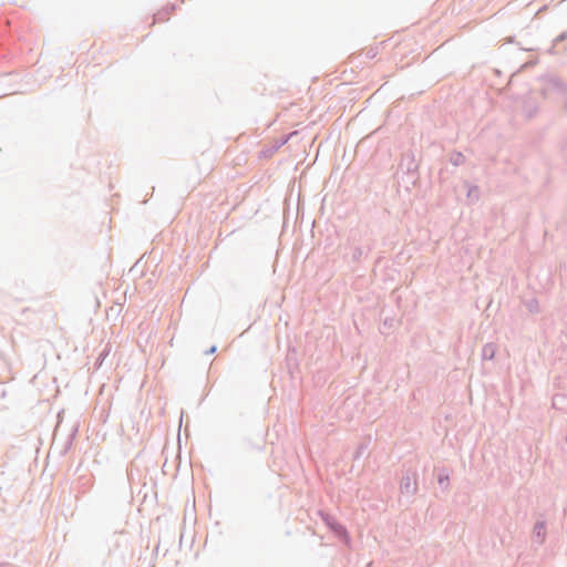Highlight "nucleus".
<instances>
[{
	"instance_id": "1",
	"label": "nucleus",
	"mask_w": 567,
	"mask_h": 567,
	"mask_svg": "<svg viewBox=\"0 0 567 567\" xmlns=\"http://www.w3.org/2000/svg\"><path fill=\"white\" fill-rule=\"evenodd\" d=\"M399 171L405 175V177H403V182L405 184H410L412 186L416 185L419 181V163L416 162L413 151L409 150L402 154Z\"/></svg>"
},
{
	"instance_id": "2",
	"label": "nucleus",
	"mask_w": 567,
	"mask_h": 567,
	"mask_svg": "<svg viewBox=\"0 0 567 567\" xmlns=\"http://www.w3.org/2000/svg\"><path fill=\"white\" fill-rule=\"evenodd\" d=\"M400 489L402 494H406L409 496H413L417 492V483H416V473L412 471H406L400 483Z\"/></svg>"
},
{
	"instance_id": "3",
	"label": "nucleus",
	"mask_w": 567,
	"mask_h": 567,
	"mask_svg": "<svg viewBox=\"0 0 567 567\" xmlns=\"http://www.w3.org/2000/svg\"><path fill=\"white\" fill-rule=\"evenodd\" d=\"M551 93L565 95L567 93V84L564 83L559 78H549L546 82V86L543 90V94L546 96L547 94Z\"/></svg>"
},
{
	"instance_id": "4",
	"label": "nucleus",
	"mask_w": 567,
	"mask_h": 567,
	"mask_svg": "<svg viewBox=\"0 0 567 567\" xmlns=\"http://www.w3.org/2000/svg\"><path fill=\"white\" fill-rule=\"evenodd\" d=\"M533 542L543 545L546 539V522L537 520L533 529Z\"/></svg>"
},
{
	"instance_id": "5",
	"label": "nucleus",
	"mask_w": 567,
	"mask_h": 567,
	"mask_svg": "<svg viewBox=\"0 0 567 567\" xmlns=\"http://www.w3.org/2000/svg\"><path fill=\"white\" fill-rule=\"evenodd\" d=\"M289 138H290V135L281 136L279 140L275 141L271 146H269L266 150H262L261 155L265 157L272 156L276 152L279 151V148H281L285 144L288 143Z\"/></svg>"
},
{
	"instance_id": "6",
	"label": "nucleus",
	"mask_w": 567,
	"mask_h": 567,
	"mask_svg": "<svg viewBox=\"0 0 567 567\" xmlns=\"http://www.w3.org/2000/svg\"><path fill=\"white\" fill-rule=\"evenodd\" d=\"M464 187L466 188V197L468 203H476L480 199V187L477 185H472L468 182H464Z\"/></svg>"
},
{
	"instance_id": "7",
	"label": "nucleus",
	"mask_w": 567,
	"mask_h": 567,
	"mask_svg": "<svg viewBox=\"0 0 567 567\" xmlns=\"http://www.w3.org/2000/svg\"><path fill=\"white\" fill-rule=\"evenodd\" d=\"M324 520L329 528L333 530L339 537H341L342 535L348 536L346 527L339 522H337L334 518L328 516Z\"/></svg>"
},
{
	"instance_id": "8",
	"label": "nucleus",
	"mask_w": 567,
	"mask_h": 567,
	"mask_svg": "<svg viewBox=\"0 0 567 567\" xmlns=\"http://www.w3.org/2000/svg\"><path fill=\"white\" fill-rule=\"evenodd\" d=\"M437 483L443 491L450 487V473L447 468L442 467L437 472Z\"/></svg>"
},
{
	"instance_id": "9",
	"label": "nucleus",
	"mask_w": 567,
	"mask_h": 567,
	"mask_svg": "<svg viewBox=\"0 0 567 567\" xmlns=\"http://www.w3.org/2000/svg\"><path fill=\"white\" fill-rule=\"evenodd\" d=\"M176 9V6L175 4H171L162 10H159L155 16H154V21L155 22H163V21H166L168 20V17L172 12H174Z\"/></svg>"
},
{
	"instance_id": "10",
	"label": "nucleus",
	"mask_w": 567,
	"mask_h": 567,
	"mask_svg": "<svg viewBox=\"0 0 567 567\" xmlns=\"http://www.w3.org/2000/svg\"><path fill=\"white\" fill-rule=\"evenodd\" d=\"M176 9V6L175 4H171L162 10H159L155 16H154V21L155 22H163V21H166L168 20V17L172 12H174Z\"/></svg>"
},
{
	"instance_id": "11",
	"label": "nucleus",
	"mask_w": 567,
	"mask_h": 567,
	"mask_svg": "<svg viewBox=\"0 0 567 567\" xmlns=\"http://www.w3.org/2000/svg\"><path fill=\"white\" fill-rule=\"evenodd\" d=\"M176 9V6L175 4H171L162 10H159L155 16H154V21L155 22H163V21H166L168 20V17L172 12H174Z\"/></svg>"
},
{
	"instance_id": "12",
	"label": "nucleus",
	"mask_w": 567,
	"mask_h": 567,
	"mask_svg": "<svg viewBox=\"0 0 567 567\" xmlns=\"http://www.w3.org/2000/svg\"><path fill=\"white\" fill-rule=\"evenodd\" d=\"M496 353V344L495 343H486L482 349V359L486 361H491L495 358Z\"/></svg>"
},
{
	"instance_id": "13",
	"label": "nucleus",
	"mask_w": 567,
	"mask_h": 567,
	"mask_svg": "<svg viewBox=\"0 0 567 567\" xmlns=\"http://www.w3.org/2000/svg\"><path fill=\"white\" fill-rule=\"evenodd\" d=\"M567 40V30L563 31L553 42V45L549 48L548 52L551 54L560 53V50L557 49L558 44L563 41Z\"/></svg>"
},
{
	"instance_id": "14",
	"label": "nucleus",
	"mask_w": 567,
	"mask_h": 567,
	"mask_svg": "<svg viewBox=\"0 0 567 567\" xmlns=\"http://www.w3.org/2000/svg\"><path fill=\"white\" fill-rule=\"evenodd\" d=\"M371 250L370 247H368L367 250H364L362 247H354L352 249V255H351V259L353 262H358L360 261V259L363 257V256H368L369 251Z\"/></svg>"
},
{
	"instance_id": "15",
	"label": "nucleus",
	"mask_w": 567,
	"mask_h": 567,
	"mask_svg": "<svg viewBox=\"0 0 567 567\" xmlns=\"http://www.w3.org/2000/svg\"><path fill=\"white\" fill-rule=\"evenodd\" d=\"M526 309L530 313H538L540 311L539 302L536 298L528 299L524 302Z\"/></svg>"
},
{
	"instance_id": "16",
	"label": "nucleus",
	"mask_w": 567,
	"mask_h": 567,
	"mask_svg": "<svg viewBox=\"0 0 567 567\" xmlns=\"http://www.w3.org/2000/svg\"><path fill=\"white\" fill-rule=\"evenodd\" d=\"M450 161L454 166H460L465 162V156L461 152H454Z\"/></svg>"
},
{
	"instance_id": "17",
	"label": "nucleus",
	"mask_w": 567,
	"mask_h": 567,
	"mask_svg": "<svg viewBox=\"0 0 567 567\" xmlns=\"http://www.w3.org/2000/svg\"><path fill=\"white\" fill-rule=\"evenodd\" d=\"M73 437H74V432L68 437V440L64 444L62 454H65L71 449V446L73 444Z\"/></svg>"
},
{
	"instance_id": "18",
	"label": "nucleus",
	"mask_w": 567,
	"mask_h": 567,
	"mask_svg": "<svg viewBox=\"0 0 567 567\" xmlns=\"http://www.w3.org/2000/svg\"><path fill=\"white\" fill-rule=\"evenodd\" d=\"M110 353V349L105 348L99 355L97 360H96V365H101L103 360L109 355Z\"/></svg>"
},
{
	"instance_id": "19",
	"label": "nucleus",
	"mask_w": 567,
	"mask_h": 567,
	"mask_svg": "<svg viewBox=\"0 0 567 567\" xmlns=\"http://www.w3.org/2000/svg\"><path fill=\"white\" fill-rule=\"evenodd\" d=\"M217 351L216 346H212L208 350L205 351V354H214Z\"/></svg>"
},
{
	"instance_id": "20",
	"label": "nucleus",
	"mask_w": 567,
	"mask_h": 567,
	"mask_svg": "<svg viewBox=\"0 0 567 567\" xmlns=\"http://www.w3.org/2000/svg\"><path fill=\"white\" fill-rule=\"evenodd\" d=\"M362 451H363V446H359L355 454H354V458H359L362 454Z\"/></svg>"
},
{
	"instance_id": "21",
	"label": "nucleus",
	"mask_w": 567,
	"mask_h": 567,
	"mask_svg": "<svg viewBox=\"0 0 567 567\" xmlns=\"http://www.w3.org/2000/svg\"><path fill=\"white\" fill-rule=\"evenodd\" d=\"M0 567H17L10 563H0Z\"/></svg>"
},
{
	"instance_id": "22",
	"label": "nucleus",
	"mask_w": 567,
	"mask_h": 567,
	"mask_svg": "<svg viewBox=\"0 0 567 567\" xmlns=\"http://www.w3.org/2000/svg\"><path fill=\"white\" fill-rule=\"evenodd\" d=\"M368 52H369L368 55L372 58V56H374V53H372V52H377V49H370Z\"/></svg>"
}]
</instances>
